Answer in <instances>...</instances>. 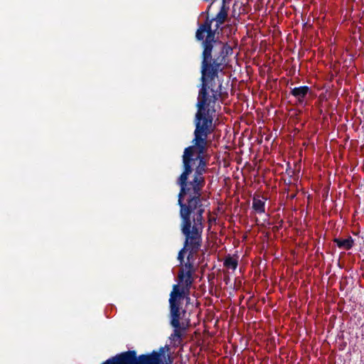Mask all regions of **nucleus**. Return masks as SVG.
<instances>
[{
	"label": "nucleus",
	"mask_w": 364,
	"mask_h": 364,
	"mask_svg": "<svg viewBox=\"0 0 364 364\" xmlns=\"http://www.w3.org/2000/svg\"><path fill=\"white\" fill-rule=\"evenodd\" d=\"M205 92L200 95L197 103L198 112L196 115V129L193 145L186 148L183 156L184 171L178 183L181 191L178 203L181 207L180 215L182 220L181 231L186 236L185 247L190 244L192 249H197L200 242V232L202 230L203 213L204 208L199 205V192L203 185L202 176L205 163L200 154L207 145V136L211 131L212 114L215 112L214 105L217 92L207 98Z\"/></svg>",
	"instance_id": "f257e3e1"
},
{
	"label": "nucleus",
	"mask_w": 364,
	"mask_h": 364,
	"mask_svg": "<svg viewBox=\"0 0 364 364\" xmlns=\"http://www.w3.org/2000/svg\"><path fill=\"white\" fill-rule=\"evenodd\" d=\"M204 50L203 52V60L202 62V80L203 82V87L199 93L198 102L200 100V95L203 96L205 92V96L207 98H210L213 96V92H217V96L215 101L219 96V91L218 89H215V86H213L212 81H214L215 77L217 76L218 72L220 70V64L214 61L213 63L209 64V60L211 58V52L213 45H203Z\"/></svg>",
	"instance_id": "f03ea898"
},
{
	"label": "nucleus",
	"mask_w": 364,
	"mask_h": 364,
	"mask_svg": "<svg viewBox=\"0 0 364 364\" xmlns=\"http://www.w3.org/2000/svg\"><path fill=\"white\" fill-rule=\"evenodd\" d=\"M189 294L187 289L181 288L179 284H174L170 294L169 306L171 325L173 328L179 326L180 305L181 300Z\"/></svg>",
	"instance_id": "7ed1b4c3"
},
{
	"label": "nucleus",
	"mask_w": 364,
	"mask_h": 364,
	"mask_svg": "<svg viewBox=\"0 0 364 364\" xmlns=\"http://www.w3.org/2000/svg\"><path fill=\"white\" fill-rule=\"evenodd\" d=\"M189 294L187 289L181 288L179 284H174L170 294L169 306L171 325L173 328L179 326L180 305L181 300Z\"/></svg>",
	"instance_id": "20e7f679"
},
{
	"label": "nucleus",
	"mask_w": 364,
	"mask_h": 364,
	"mask_svg": "<svg viewBox=\"0 0 364 364\" xmlns=\"http://www.w3.org/2000/svg\"><path fill=\"white\" fill-rule=\"evenodd\" d=\"M186 271L183 269L178 274L180 280V284H178L181 286V288L187 289L189 292V289L193 282L191 265H186Z\"/></svg>",
	"instance_id": "39448f33"
},
{
	"label": "nucleus",
	"mask_w": 364,
	"mask_h": 364,
	"mask_svg": "<svg viewBox=\"0 0 364 364\" xmlns=\"http://www.w3.org/2000/svg\"><path fill=\"white\" fill-rule=\"evenodd\" d=\"M334 242L339 248L350 250L353 247L355 241L350 236H348L346 238H336L334 239Z\"/></svg>",
	"instance_id": "423d86ee"
},
{
	"label": "nucleus",
	"mask_w": 364,
	"mask_h": 364,
	"mask_svg": "<svg viewBox=\"0 0 364 364\" xmlns=\"http://www.w3.org/2000/svg\"><path fill=\"white\" fill-rule=\"evenodd\" d=\"M309 91V87L306 86H302L299 87H295L291 90L292 95L301 101L307 94Z\"/></svg>",
	"instance_id": "0eeeda50"
},
{
	"label": "nucleus",
	"mask_w": 364,
	"mask_h": 364,
	"mask_svg": "<svg viewBox=\"0 0 364 364\" xmlns=\"http://www.w3.org/2000/svg\"><path fill=\"white\" fill-rule=\"evenodd\" d=\"M264 198H255L253 200V208L255 210L259 213H262L264 212Z\"/></svg>",
	"instance_id": "6e6552de"
},
{
	"label": "nucleus",
	"mask_w": 364,
	"mask_h": 364,
	"mask_svg": "<svg viewBox=\"0 0 364 364\" xmlns=\"http://www.w3.org/2000/svg\"><path fill=\"white\" fill-rule=\"evenodd\" d=\"M227 17V11L225 9L224 4H223L220 11L217 14L216 17L214 18V21L217 22L216 27L218 28L219 25L222 24Z\"/></svg>",
	"instance_id": "1a4fd4ad"
},
{
	"label": "nucleus",
	"mask_w": 364,
	"mask_h": 364,
	"mask_svg": "<svg viewBox=\"0 0 364 364\" xmlns=\"http://www.w3.org/2000/svg\"><path fill=\"white\" fill-rule=\"evenodd\" d=\"M208 24L201 25L197 30L196 37L198 41L203 40L205 34H206V31H208Z\"/></svg>",
	"instance_id": "9d476101"
},
{
	"label": "nucleus",
	"mask_w": 364,
	"mask_h": 364,
	"mask_svg": "<svg viewBox=\"0 0 364 364\" xmlns=\"http://www.w3.org/2000/svg\"><path fill=\"white\" fill-rule=\"evenodd\" d=\"M208 31H206V39L203 43V45H212V43L214 41L215 32L212 31L210 25H208Z\"/></svg>",
	"instance_id": "9b49d317"
},
{
	"label": "nucleus",
	"mask_w": 364,
	"mask_h": 364,
	"mask_svg": "<svg viewBox=\"0 0 364 364\" xmlns=\"http://www.w3.org/2000/svg\"><path fill=\"white\" fill-rule=\"evenodd\" d=\"M224 264L228 268L234 270L236 269V267L237 266V259L236 258L231 257H227L225 259Z\"/></svg>",
	"instance_id": "f8f14e48"
},
{
	"label": "nucleus",
	"mask_w": 364,
	"mask_h": 364,
	"mask_svg": "<svg viewBox=\"0 0 364 364\" xmlns=\"http://www.w3.org/2000/svg\"><path fill=\"white\" fill-rule=\"evenodd\" d=\"M127 358H128V354L127 353H124V354H122L121 355H119L117 359L119 360L120 362L124 363V362H125V360Z\"/></svg>",
	"instance_id": "ddd939ff"
},
{
	"label": "nucleus",
	"mask_w": 364,
	"mask_h": 364,
	"mask_svg": "<svg viewBox=\"0 0 364 364\" xmlns=\"http://www.w3.org/2000/svg\"><path fill=\"white\" fill-rule=\"evenodd\" d=\"M184 249H185V247L179 252L178 255V259L181 262H182V261H183V257H184V255H183V253H184Z\"/></svg>",
	"instance_id": "4468645a"
},
{
	"label": "nucleus",
	"mask_w": 364,
	"mask_h": 364,
	"mask_svg": "<svg viewBox=\"0 0 364 364\" xmlns=\"http://www.w3.org/2000/svg\"><path fill=\"white\" fill-rule=\"evenodd\" d=\"M181 328V325L179 324V326L178 328H174L175 330H174V336H178L179 337L180 336V333H179V328Z\"/></svg>",
	"instance_id": "2eb2a0df"
},
{
	"label": "nucleus",
	"mask_w": 364,
	"mask_h": 364,
	"mask_svg": "<svg viewBox=\"0 0 364 364\" xmlns=\"http://www.w3.org/2000/svg\"><path fill=\"white\" fill-rule=\"evenodd\" d=\"M154 356L156 357L154 358L156 360L154 364H159V361H161V360L160 359L161 355L159 354H156Z\"/></svg>",
	"instance_id": "dca6fc26"
}]
</instances>
